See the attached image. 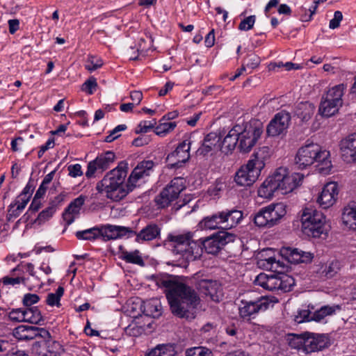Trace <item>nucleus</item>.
Returning <instances> with one entry per match:
<instances>
[{"label": "nucleus", "instance_id": "f257e3e1", "mask_svg": "<svg viewBox=\"0 0 356 356\" xmlns=\"http://www.w3.org/2000/svg\"><path fill=\"white\" fill-rule=\"evenodd\" d=\"M191 232L169 234L166 241L170 243L172 252L185 261L200 259L203 250L208 254H216L228 243L235 240L236 235L226 231L218 232L204 240H193Z\"/></svg>", "mask_w": 356, "mask_h": 356}, {"label": "nucleus", "instance_id": "f03ea898", "mask_svg": "<svg viewBox=\"0 0 356 356\" xmlns=\"http://www.w3.org/2000/svg\"><path fill=\"white\" fill-rule=\"evenodd\" d=\"M161 284L165 288V296L172 314L180 318L194 319L200 303L196 291L186 284L171 280H163Z\"/></svg>", "mask_w": 356, "mask_h": 356}, {"label": "nucleus", "instance_id": "7ed1b4c3", "mask_svg": "<svg viewBox=\"0 0 356 356\" xmlns=\"http://www.w3.org/2000/svg\"><path fill=\"white\" fill-rule=\"evenodd\" d=\"M303 178L302 174L294 172L289 175L286 168H279L263 182L258 189V195L261 197L270 199L275 192L286 194L298 186Z\"/></svg>", "mask_w": 356, "mask_h": 356}, {"label": "nucleus", "instance_id": "20e7f679", "mask_svg": "<svg viewBox=\"0 0 356 356\" xmlns=\"http://www.w3.org/2000/svg\"><path fill=\"white\" fill-rule=\"evenodd\" d=\"M127 171L128 163L124 161L120 162L97 184V191L99 193H105L106 197L113 201L121 200L131 192L128 187V181L124 184Z\"/></svg>", "mask_w": 356, "mask_h": 356}, {"label": "nucleus", "instance_id": "39448f33", "mask_svg": "<svg viewBox=\"0 0 356 356\" xmlns=\"http://www.w3.org/2000/svg\"><path fill=\"white\" fill-rule=\"evenodd\" d=\"M330 152L322 150L321 147L316 143H307L301 147L297 152L295 158V168L305 169L317 162L322 167L319 168L321 171L330 170L332 164L329 159Z\"/></svg>", "mask_w": 356, "mask_h": 356}, {"label": "nucleus", "instance_id": "423d86ee", "mask_svg": "<svg viewBox=\"0 0 356 356\" xmlns=\"http://www.w3.org/2000/svg\"><path fill=\"white\" fill-rule=\"evenodd\" d=\"M300 220L302 232L308 236L320 237L325 232V217L313 207L302 209Z\"/></svg>", "mask_w": 356, "mask_h": 356}, {"label": "nucleus", "instance_id": "0eeeda50", "mask_svg": "<svg viewBox=\"0 0 356 356\" xmlns=\"http://www.w3.org/2000/svg\"><path fill=\"white\" fill-rule=\"evenodd\" d=\"M286 205L282 202L261 208L254 216V224L259 227H272L286 215Z\"/></svg>", "mask_w": 356, "mask_h": 356}, {"label": "nucleus", "instance_id": "6e6552de", "mask_svg": "<svg viewBox=\"0 0 356 356\" xmlns=\"http://www.w3.org/2000/svg\"><path fill=\"white\" fill-rule=\"evenodd\" d=\"M263 133L260 122L246 124L243 129L241 127L238 132V148L241 152L248 153L256 145Z\"/></svg>", "mask_w": 356, "mask_h": 356}, {"label": "nucleus", "instance_id": "1a4fd4ad", "mask_svg": "<svg viewBox=\"0 0 356 356\" xmlns=\"http://www.w3.org/2000/svg\"><path fill=\"white\" fill-rule=\"evenodd\" d=\"M185 188V181L181 177H175L155 197L154 202L159 209L168 207L178 198Z\"/></svg>", "mask_w": 356, "mask_h": 356}, {"label": "nucleus", "instance_id": "9d476101", "mask_svg": "<svg viewBox=\"0 0 356 356\" xmlns=\"http://www.w3.org/2000/svg\"><path fill=\"white\" fill-rule=\"evenodd\" d=\"M270 305L266 298L261 297L255 300H242L238 307L239 316L243 320L250 321L254 318L261 312H265Z\"/></svg>", "mask_w": 356, "mask_h": 356}, {"label": "nucleus", "instance_id": "9b49d317", "mask_svg": "<svg viewBox=\"0 0 356 356\" xmlns=\"http://www.w3.org/2000/svg\"><path fill=\"white\" fill-rule=\"evenodd\" d=\"M291 120L290 113L284 110L277 113L267 125V135L275 137L285 134L289 127Z\"/></svg>", "mask_w": 356, "mask_h": 356}, {"label": "nucleus", "instance_id": "f8f14e48", "mask_svg": "<svg viewBox=\"0 0 356 356\" xmlns=\"http://www.w3.org/2000/svg\"><path fill=\"white\" fill-rule=\"evenodd\" d=\"M115 159V155L111 151H107L98 155L95 159L88 163L86 177L87 178H92L96 172L99 171L102 172L105 171L114 162Z\"/></svg>", "mask_w": 356, "mask_h": 356}, {"label": "nucleus", "instance_id": "ddd939ff", "mask_svg": "<svg viewBox=\"0 0 356 356\" xmlns=\"http://www.w3.org/2000/svg\"><path fill=\"white\" fill-rule=\"evenodd\" d=\"M191 141L184 140L180 143L177 148L170 153L166 160L171 168H181L184 163L190 159Z\"/></svg>", "mask_w": 356, "mask_h": 356}, {"label": "nucleus", "instance_id": "4468645a", "mask_svg": "<svg viewBox=\"0 0 356 356\" xmlns=\"http://www.w3.org/2000/svg\"><path fill=\"white\" fill-rule=\"evenodd\" d=\"M154 165V162L150 160H145L138 163L132 170L127 180L129 191H132L136 187L139 180L150 175L151 172L153 171Z\"/></svg>", "mask_w": 356, "mask_h": 356}, {"label": "nucleus", "instance_id": "2eb2a0df", "mask_svg": "<svg viewBox=\"0 0 356 356\" xmlns=\"http://www.w3.org/2000/svg\"><path fill=\"white\" fill-rule=\"evenodd\" d=\"M338 193V185L336 182L327 183L318 194L316 202L321 208L328 209L335 203Z\"/></svg>", "mask_w": 356, "mask_h": 356}, {"label": "nucleus", "instance_id": "dca6fc26", "mask_svg": "<svg viewBox=\"0 0 356 356\" xmlns=\"http://www.w3.org/2000/svg\"><path fill=\"white\" fill-rule=\"evenodd\" d=\"M271 149L268 146L259 147L251 156L247 163L252 170L261 175V170L264 168L266 163L271 156Z\"/></svg>", "mask_w": 356, "mask_h": 356}, {"label": "nucleus", "instance_id": "f3484780", "mask_svg": "<svg viewBox=\"0 0 356 356\" xmlns=\"http://www.w3.org/2000/svg\"><path fill=\"white\" fill-rule=\"evenodd\" d=\"M14 336L19 340H31L48 337L49 332L45 328L22 325L15 329Z\"/></svg>", "mask_w": 356, "mask_h": 356}, {"label": "nucleus", "instance_id": "a211bd4d", "mask_svg": "<svg viewBox=\"0 0 356 356\" xmlns=\"http://www.w3.org/2000/svg\"><path fill=\"white\" fill-rule=\"evenodd\" d=\"M280 252L284 259L294 264H308L312 262L314 258V254L310 252H305L291 247L282 248Z\"/></svg>", "mask_w": 356, "mask_h": 356}, {"label": "nucleus", "instance_id": "6ab92c4d", "mask_svg": "<svg viewBox=\"0 0 356 356\" xmlns=\"http://www.w3.org/2000/svg\"><path fill=\"white\" fill-rule=\"evenodd\" d=\"M303 352L310 353L322 350L330 345L328 338L323 334L305 332Z\"/></svg>", "mask_w": 356, "mask_h": 356}, {"label": "nucleus", "instance_id": "aec40b11", "mask_svg": "<svg viewBox=\"0 0 356 356\" xmlns=\"http://www.w3.org/2000/svg\"><path fill=\"white\" fill-rule=\"evenodd\" d=\"M161 228L155 222H149L140 232L134 231V234H130V237L135 236V241L139 243L152 241L159 238L161 235Z\"/></svg>", "mask_w": 356, "mask_h": 356}, {"label": "nucleus", "instance_id": "412c9836", "mask_svg": "<svg viewBox=\"0 0 356 356\" xmlns=\"http://www.w3.org/2000/svg\"><path fill=\"white\" fill-rule=\"evenodd\" d=\"M340 150L344 161L356 162V133L349 134L341 140Z\"/></svg>", "mask_w": 356, "mask_h": 356}, {"label": "nucleus", "instance_id": "4be33fe9", "mask_svg": "<svg viewBox=\"0 0 356 356\" xmlns=\"http://www.w3.org/2000/svg\"><path fill=\"white\" fill-rule=\"evenodd\" d=\"M130 234H134V230L127 227L107 225L99 228V236L104 241L117 239L126 235L130 237Z\"/></svg>", "mask_w": 356, "mask_h": 356}, {"label": "nucleus", "instance_id": "5701e85b", "mask_svg": "<svg viewBox=\"0 0 356 356\" xmlns=\"http://www.w3.org/2000/svg\"><path fill=\"white\" fill-rule=\"evenodd\" d=\"M197 286L202 293L214 302H219L221 296V286L216 280L203 279L198 282Z\"/></svg>", "mask_w": 356, "mask_h": 356}, {"label": "nucleus", "instance_id": "b1692460", "mask_svg": "<svg viewBox=\"0 0 356 356\" xmlns=\"http://www.w3.org/2000/svg\"><path fill=\"white\" fill-rule=\"evenodd\" d=\"M259 176L260 175L246 164L242 165L236 171L234 181L240 186H250L257 181Z\"/></svg>", "mask_w": 356, "mask_h": 356}, {"label": "nucleus", "instance_id": "393cba45", "mask_svg": "<svg viewBox=\"0 0 356 356\" xmlns=\"http://www.w3.org/2000/svg\"><path fill=\"white\" fill-rule=\"evenodd\" d=\"M241 131L240 125H235L228 134L225 136L223 140L219 143L218 147H220L222 153L228 155L232 153L235 149L237 143L238 144V132Z\"/></svg>", "mask_w": 356, "mask_h": 356}, {"label": "nucleus", "instance_id": "a878e982", "mask_svg": "<svg viewBox=\"0 0 356 356\" xmlns=\"http://www.w3.org/2000/svg\"><path fill=\"white\" fill-rule=\"evenodd\" d=\"M65 197V195L63 194H59L56 196L54 200L49 202V206L38 214L37 218L35 220V223L42 225L51 218L64 201Z\"/></svg>", "mask_w": 356, "mask_h": 356}, {"label": "nucleus", "instance_id": "bb28decb", "mask_svg": "<svg viewBox=\"0 0 356 356\" xmlns=\"http://www.w3.org/2000/svg\"><path fill=\"white\" fill-rule=\"evenodd\" d=\"M86 197L79 195L72 201L63 213V220L69 225L74 221V215H78L81 207L84 204Z\"/></svg>", "mask_w": 356, "mask_h": 356}, {"label": "nucleus", "instance_id": "cd10ccee", "mask_svg": "<svg viewBox=\"0 0 356 356\" xmlns=\"http://www.w3.org/2000/svg\"><path fill=\"white\" fill-rule=\"evenodd\" d=\"M223 229H229L236 226L243 218L241 211L232 209L221 211Z\"/></svg>", "mask_w": 356, "mask_h": 356}, {"label": "nucleus", "instance_id": "c85d7f7f", "mask_svg": "<svg viewBox=\"0 0 356 356\" xmlns=\"http://www.w3.org/2000/svg\"><path fill=\"white\" fill-rule=\"evenodd\" d=\"M279 273L267 275L266 273L259 274L254 283L268 291H278Z\"/></svg>", "mask_w": 356, "mask_h": 356}, {"label": "nucleus", "instance_id": "c756f323", "mask_svg": "<svg viewBox=\"0 0 356 356\" xmlns=\"http://www.w3.org/2000/svg\"><path fill=\"white\" fill-rule=\"evenodd\" d=\"M221 137L215 132L208 134L205 136L202 145L197 149V154L202 156L208 154L220 143Z\"/></svg>", "mask_w": 356, "mask_h": 356}, {"label": "nucleus", "instance_id": "7c9ffc66", "mask_svg": "<svg viewBox=\"0 0 356 356\" xmlns=\"http://www.w3.org/2000/svg\"><path fill=\"white\" fill-rule=\"evenodd\" d=\"M221 218V211L217 212L211 216L204 217L199 222L198 226L202 229H223Z\"/></svg>", "mask_w": 356, "mask_h": 356}, {"label": "nucleus", "instance_id": "2f4dec72", "mask_svg": "<svg viewBox=\"0 0 356 356\" xmlns=\"http://www.w3.org/2000/svg\"><path fill=\"white\" fill-rule=\"evenodd\" d=\"M346 90V86L343 83H340L329 88L323 97L342 106V97Z\"/></svg>", "mask_w": 356, "mask_h": 356}, {"label": "nucleus", "instance_id": "473e14b6", "mask_svg": "<svg viewBox=\"0 0 356 356\" xmlns=\"http://www.w3.org/2000/svg\"><path fill=\"white\" fill-rule=\"evenodd\" d=\"M341 107V106L323 96L318 108V113L323 117L329 118L335 115Z\"/></svg>", "mask_w": 356, "mask_h": 356}, {"label": "nucleus", "instance_id": "72a5a7b5", "mask_svg": "<svg viewBox=\"0 0 356 356\" xmlns=\"http://www.w3.org/2000/svg\"><path fill=\"white\" fill-rule=\"evenodd\" d=\"M176 350L173 344H159L152 348L145 356H175Z\"/></svg>", "mask_w": 356, "mask_h": 356}, {"label": "nucleus", "instance_id": "f704fd0d", "mask_svg": "<svg viewBox=\"0 0 356 356\" xmlns=\"http://www.w3.org/2000/svg\"><path fill=\"white\" fill-rule=\"evenodd\" d=\"M341 309V306L339 305H334L332 306L325 305L314 312L312 316V319L313 321L319 322L325 317L333 315L337 311H339Z\"/></svg>", "mask_w": 356, "mask_h": 356}, {"label": "nucleus", "instance_id": "c9c22d12", "mask_svg": "<svg viewBox=\"0 0 356 356\" xmlns=\"http://www.w3.org/2000/svg\"><path fill=\"white\" fill-rule=\"evenodd\" d=\"M161 302L157 299L151 300L145 302L143 313L152 318H159L162 314Z\"/></svg>", "mask_w": 356, "mask_h": 356}, {"label": "nucleus", "instance_id": "e433bc0d", "mask_svg": "<svg viewBox=\"0 0 356 356\" xmlns=\"http://www.w3.org/2000/svg\"><path fill=\"white\" fill-rule=\"evenodd\" d=\"M27 204V198L20 200L16 198L13 203H11L8 207L7 220L8 221L18 217Z\"/></svg>", "mask_w": 356, "mask_h": 356}, {"label": "nucleus", "instance_id": "4c0bfd02", "mask_svg": "<svg viewBox=\"0 0 356 356\" xmlns=\"http://www.w3.org/2000/svg\"><path fill=\"white\" fill-rule=\"evenodd\" d=\"M342 221L346 228L356 231V207H346L342 214Z\"/></svg>", "mask_w": 356, "mask_h": 356}, {"label": "nucleus", "instance_id": "58836bf2", "mask_svg": "<svg viewBox=\"0 0 356 356\" xmlns=\"http://www.w3.org/2000/svg\"><path fill=\"white\" fill-rule=\"evenodd\" d=\"M121 259L127 263L134 264L140 266H144L145 262L140 255L139 250H136L133 252L124 250L120 253L119 257Z\"/></svg>", "mask_w": 356, "mask_h": 356}, {"label": "nucleus", "instance_id": "ea45409f", "mask_svg": "<svg viewBox=\"0 0 356 356\" xmlns=\"http://www.w3.org/2000/svg\"><path fill=\"white\" fill-rule=\"evenodd\" d=\"M342 267L341 261L333 260L325 266L322 274L327 278H332L341 271Z\"/></svg>", "mask_w": 356, "mask_h": 356}, {"label": "nucleus", "instance_id": "a19ab883", "mask_svg": "<svg viewBox=\"0 0 356 356\" xmlns=\"http://www.w3.org/2000/svg\"><path fill=\"white\" fill-rule=\"evenodd\" d=\"M294 285L295 280L292 276L286 273H279L278 291H290Z\"/></svg>", "mask_w": 356, "mask_h": 356}, {"label": "nucleus", "instance_id": "79ce46f5", "mask_svg": "<svg viewBox=\"0 0 356 356\" xmlns=\"http://www.w3.org/2000/svg\"><path fill=\"white\" fill-rule=\"evenodd\" d=\"M26 311V322L32 324H40L44 321L40 310L38 307H28Z\"/></svg>", "mask_w": 356, "mask_h": 356}, {"label": "nucleus", "instance_id": "37998d69", "mask_svg": "<svg viewBox=\"0 0 356 356\" xmlns=\"http://www.w3.org/2000/svg\"><path fill=\"white\" fill-rule=\"evenodd\" d=\"M79 240L92 241L99 237V227H94L82 231H78L75 234Z\"/></svg>", "mask_w": 356, "mask_h": 356}, {"label": "nucleus", "instance_id": "c03bdc74", "mask_svg": "<svg viewBox=\"0 0 356 356\" xmlns=\"http://www.w3.org/2000/svg\"><path fill=\"white\" fill-rule=\"evenodd\" d=\"M305 333L301 334H291L288 337V342L289 345L295 349H298L299 350H302L303 352L305 340Z\"/></svg>", "mask_w": 356, "mask_h": 356}, {"label": "nucleus", "instance_id": "a18cd8bd", "mask_svg": "<svg viewBox=\"0 0 356 356\" xmlns=\"http://www.w3.org/2000/svg\"><path fill=\"white\" fill-rule=\"evenodd\" d=\"M64 288L58 286L55 293H50L47 294L46 302L49 306L59 307L60 306V298L63 296Z\"/></svg>", "mask_w": 356, "mask_h": 356}, {"label": "nucleus", "instance_id": "49530a36", "mask_svg": "<svg viewBox=\"0 0 356 356\" xmlns=\"http://www.w3.org/2000/svg\"><path fill=\"white\" fill-rule=\"evenodd\" d=\"M47 352L44 353L46 356H58L61 350V345L56 341L51 339L49 334V338L46 339Z\"/></svg>", "mask_w": 356, "mask_h": 356}, {"label": "nucleus", "instance_id": "de8ad7c7", "mask_svg": "<svg viewBox=\"0 0 356 356\" xmlns=\"http://www.w3.org/2000/svg\"><path fill=\"white\" fill-rule=\"evenodd\" d=\"M176 126L177 124L175 122L160 123L155 127L154 132L156 135L163 137L172 131Z\"/></svg>", "mask_w": 356, "mask_h": 356}, {"label": "nucleus", "instance_id": "09e8293b", "mask_svg": "<svg viewBox=\"0 0 356 356\" xmlns=\"http://www.w3.org/2000/svg\"><path fill=\"white\" fill-rule=\"evenodd\" d=\"M103 65V60L100 57L89 55L85 67L90 72L95 71Z\"/></svg>", "mask_w": 356, "mask_h": 356}, {"label": "nucleus", "instance_id": "8fccbe9b", "mask_svg": "<svg viewBox=\"0 0 356 356\" xmlns=\"http://www.w3.org/2000/svg\"><path fill=\"white\" fill-rule=\"evenodd\" d=\"M186 356H212V353L203 347H195L187 349Z\"/></svg>", "mask_w": 356, "mask_h": 356}, {"label": "nucleus", "instance_id": "3c124183", "mask_svg": "<svg viewBox=\"0 0 356 356\" xmlns=\"http://www.w3.org/2000/svg\"><path fill=\"white\" fill-rule=\"evenodd\" d=\"M12 275H17V277H9V276H5L3 277L1 280H0V282H2V283L4 284V285H15V284H21V283H25V279L22 277H21V273H19V272L18 273H15V275H13L12 273H11Z\"/></svg>", "mask_w": 356, "mask_h": 356}, {"label": "nucleus", "instance_id": "603ef678", "mask_svg": "<svg viewBox=\"0 0 356 356\" xmlns=\"http://www.w3.org/2000/svg\"><path fill=\"white\" fill-rule=\"evenodd\" d=\"M156 124V121L155 119H152V120H149V121H147V120L141 121L136 128V134L147 133L149 130H151L152 128H154V127Z\"/></svg>", "mask_w": 356, "mask_h": 356}, {"label": "nucleus", "instance_id": "864d4df0", "mask_svg": "<svg viewBox=\"0 0 356 356\" xmlns=\"http://www.w3.org/2000/svg\"><path fill=\"white\" fill-rule=\"evenodd\" d=\"M97 87V83L96 79L90 77L83 83L81 90L87 92L88 95H92Z\"/></svg>", "mask_w": 356, "mask_h": 356}, {"label": "nucleus", "instance_id": "5fc2aeb1", "mask_svg": "<svg viewBox=\"0 0 356 356\" xmlns=\"http://www.w3.org/2000/svg\"><path fill=\"white\" fill-rule=\"evenodd\" d=\"M9 317L12 321L18 322L25 321L26 322V311L25 309H13L9 314Z\"/></svg>", "mask_w": 356, "mask_h": 356}, {"label": "nucleus", "instance_id": "6e6d98bb", "mask_svg": "<svg viewBox=\"0 0 356 356\" xmlns=\"http://www.w3.org/2000/svg\"><path fill=\"white\" fill-rule=\"evenodd\" d=\"M256 17L255 15H250L248 17H245L243 20L238 25V29L241 31H249L250 30L255 22Z\"/></svg>", "mask_w": 356, "mask_h": 356}, {"label": "nucleus", "instance_id": "4d7b16f0", "mask_svg": "<svg viewBox=\"0 0 356 356\" xmlns=\"http://www.w3.org/2000/svg\"><path fill=\"white\" fill-rule=\"evenodd\" d=\"M316 10V6H314L313 8H309V13H307V8L301 6L298 11V15H300V19L302 22H308L312 19V15L315 13Z\"/></svg>", "mask_w": 356, "mask_h": 356}, {"label": "nucleus", "instance_id": "13d9d810", "mask_svg": "<svg viewBox=\"0 0 356 356\" xmlns=\"http://www.w3.org/2000/svg\"><path fill=\"white\" fill-rule=\"evenodd\" d=\"M143 331V327L138 325L136 323H131L125 328L126 334L131 337H138L140 335Z\"/></svg>", "mask_w": 356, "mask_h": 356}, {"label": "nucleus", "instance_id": "bf43d9fd", "mask_svg": "<svg viewBox=\"0 0 356 356\" xmlns=\"http://www.w3.org/2000/svg\"><path fill=\"white\" fill-rule=\"evenodd\" d=\"M28 272L31 275H34V266L31 263H27L25 264H19L15 268L12 270V273L15 275V273H19L22 274V272L24 270Z\"/></svg>", "mask_w": 356, "mask_h": 356}, {"label": "nucleus", "instance_id": "052dcab7", "mask_svg": "<svg viewBox=\"0 0 356 356\" xmlns=\"http://www.w3.org/2000/svg\"><path fill=\"white\" fill-rule=\"evenodd\" d=\"M40 300V297L35 293H26L23 298V304L28 307H32L33 304L37 303Z\"/></svg>", "mask_w": 356, "mask_h": 356}, {"label": "nucleus", "instance_id": "680f3d73", "mask_svg": "<svg viewBox=\"0 0 356 356\" xmlns=\"http://www.w3.org/2000/svg\"><path fill=\"white\" fill-rule=\"evenodd\" d=\"M33 190H34L33 184H31V181H29L28 184L24 187V188L23 189L22 192L17 197V198H19L20 200H26V198H27V203H28Z\"/></svg>", "mask_w": 356, "mask_h": 356}, {"label": "nucleus", "instance_id": "e2e57ef3", "mask_svg": "<svg viewBox=\"0 0 356 356\" xmlns=\"http://www.w3.org/2000/svg\"><path fill=\"white\" fill-rule=\"evenodd\" d=\"M244 63L246 67L254 69L259 66L260 59L257 55L252 54L248 56V57L245 60Z\"/></svg>", "mask_w": 356, "mask_h": 356}, {"label": "nucleus", "instance_id": "0e129e2a", "mask_svg": "<svg viewBox=\"0 0 356 356\" xmlns=\"http://www.w3.org/2000/svg\"><path fill=\"white\" fill-rule=\"evenodd\" d=\"M69 175L72 177H80L83 175L81 165L79 163L70 165L67 167Z\"/></svg>", "mask_w": 356, "mask_h": 356}, {"label": "nucleus", "instance_id": "69168bd1", "mask_svg": "<svg viewBox=\"0 0 356 356\" xmlns=\"http://www.w3.org/2000/svg\"><path fill=\"white\" fill-rule=\"evenodd\" d=\"M265 261L267 263L266 267L274 271H278L279 268L283 267L282 263L279 260H276L274 257H268Z\"/></svg>", "mask_w": 356, "mask_h": 356}, {"label": "nucleus", "instance_id": "338daca9", "mask_svg": "<svg viewBox=\"0 0 356 356\" xmlns=\"http://www.w3.org/2000/svg\"><path fill=\"white\" fill-rule=\"evenodd\" d=\"M343 19L342 13L339 10H337L334 13V18L330 21L329 27L330 29H334L339 26L340 22Z\"/></svg>", "mask_w": 356, "mask_h": 356}, {"label": "nucleus", "instance_id": "774afa93", "mask_svg": "<svg viewBox=\"0 0 356 356\" xmlns=\"http://www.w3.org/2000/svg\"><path fill=\"white\" fill-rule=\"evenodd\" d=\"M150 142V138L147 136H140L132 141V145L136 147H141L147 145Z\"/></svg>", "mask_w": 356, "mask_h": 356}]
</instances>
